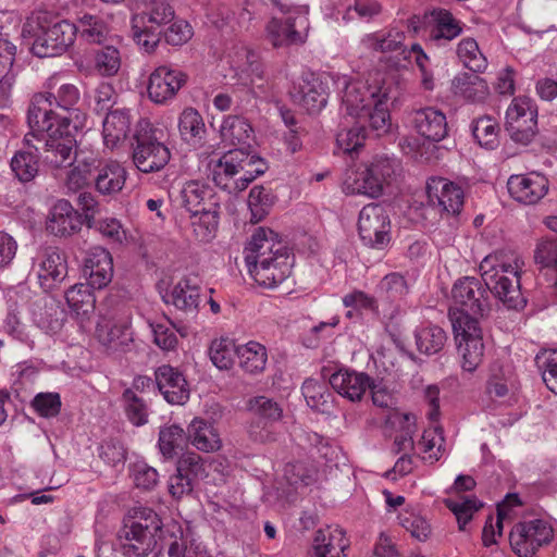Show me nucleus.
I'll return each mask as SVG.
<instances>
[{
  "instance_id": "52",
  "label": "nucleus",
  "mask_w": 557,
  "mask_h": 557,
  "mask_svg": "<svg viewBox=\"0 0 557 557\" xmlns=\"http://www.w3.org/2000/svg\"><path fill=\"white\" fill-rule=\"evenodd\" d=\"M499 126L492 116H481L473 122L472 134L478 144L486 149L498 145Z\"/></svg>"
},
{
  "instance_id": "40",
  "label": "nucleus",
  "mask_w": 557,
  "mask_h": 557,
  "mask_svg": "<svg viewBox=\"0 0 557 557\" xmlns=\"http://www.w3.org/2000/svg\"><path fill=\"white\" fill-rule=\"evenodd\" d=\"M220 219V206L190 213L194 236L197 240L208 243L215 237Z\"/></svg>"
},
{
  "instance_id": "21",
  "label": "nucleus",
  "mask_w": 557,
  "mask_h": 557,
  "mask_svg": "<svg viewBox=\"0 0 557 557\" xmlns=\"http://www.w3.org/2000/svg\"><path fill=\"white\" fill-rule=\"evenodd\" d=\"M158 389L171 405H183L189 398V387L184 374L170 364L160 366L154 372Z\"/></svg>"
},
{
  "instance_id": "57",
  "label": "nucleus",
  "mask_w": 557,
  "mask_h": 557,
  "mask_svg": "<svg viewBox=\"0 0 557 557\" xmlns=\"http://www.w3.org/2000/svg\"><path fill=\"white\" fill-rule=\"evenodd\" d=\"M272 205V195L263 186H253L248 196V206L251 212L250 221L252 223L260 222L269 213Z\"/></svg>"
},
{
  "instance_id": "1",
  "label": "nucleus",
  "mask_w": 557,
  "mask_h": 557,
  "mask_svg": "<svg viewBox=\"0 0 557 557\" xmlns=\"http://www.w3.org/2000/svg\"><path fill=\"white\" fill-rule=\"evenodd\" d=\"M523 264L512 250H497L487 255L479 267L484 283L476 277L465 276L454 284L451 295L456 307L449 310L450 321L456 312L468 317L486 315L491 310L490 294L508 309H522L525 306L520 284Z\"/></svg>"
},
{
  "instance_id": "38",
  "label": "nucleus",
  "mask_w": 557,
  "mask_h": 557,
  "mask_svg": "<svg viewBox=\"0 0 557 557\" xmlns=\"http://www.w3.org/2000/svg\"><path fill=\"white\" fill-rule=\"evenodd\" d=\"M173 305L181 310L191 311L197 309L200 301V286L197 276L182 278L171 293Z\"/></svg>"
},
{
  "instance_id": "59",
  "label": "nucleus",
  "mask_w": 557,
  "mask_h": 557,
  "mask_svg": "<svg viewBox=\"0 0 557 557\" xmlns=\"http://www.w3.org/2000/svg\"><path fill=\"white\" fill-rule=\"evenodd\" d=\"M121 67L120 51L112 47L107 46L98 50L95 54V69L102 76H113Z\"/></svg>"
},
{
  "instance_id": "29",
  "label": "nucleus",
  "mask_w": 557,
  "mask_h": 557,
  "mask_svg": "<svg viewBox=\"0 0 557 557\" xmlns=\"http://www.w3.org/2000/svg\"><path fill=\"white\" fill-rule=\"evenodd\" d=\"M382 94L380 88L372 89L359 82L348 83L343 96V108L347 115L355 117L358 122Z\"/></svg>"
},
{
  "instance_id": "7",
  "label": "nucleus",
  "mask_w": 557,
  "mask_h": 557,
  "mask_svg": "<svg viewBox=\"0 0 557 557\" xmlns=\"http://www.w3.org/2000/svg\"><path fill=\"white\" fill-rule=\"evenodd\" d=\"M66 128L58 124L55 129L51 127L50 131L42 133L32 129V133H28L24 140L27 146L33 147L36 151H39V148L32 143V138L44 141L41 153L44 163L52 169L66 168L72 165L75 160L74 148L76 147L74 136L69 132H63Z\"/></svg>"
},
{
  "instance_id": "5",
  "label": "nucleus",
  "mask_w": 557,
  "mask_h": 557,
  "mask_svg": "<svg viewBox=\"0 0 557 557\" xmlns=\"http://www.w3.org/2000/svg\"><path fill=\"white\" fill-rule=\"evenodd\" d=\"M395 175V164L386 157H375L369 163H362L346 170L343 190L347 195H363L377 198L383 194Z\"/></svg>"
},
{
  "instance_id": "58",
  "label": "nucleus",
  "mask_w": 557,
  "mask_h": 557,
  "mask_svg": "<svg viewBox=\"0 0 557 557\" xmlns=\"http://www.w3.org/2000/svg\"><path fill=\"white\" fill-rule=\"evenodd\" d=\"M248 408L253 416L268 422H276L283 416V409L278 403L265 396H257L249 400Z\"/></svg>"
},
{
  "instance_id": "14",
  "label": "nucleus",
  "mask_w": 557,
  "mask_h": 557,
  "mask_svg": "<svg viewBox=\"0 0 557 557\" xmlns=\"http://www.w3.org/2000/svg\"><path fill=\"white\" fill-rule=\"evenodd\" d=\"M187 83V74L169 65H161L149 76L147 92L154 103H165L173 99Z\"/></svg>"
},
{
  "instance_id": "35",
  "label": "nucleus",
  "mask_w": 557,
  "mask_h": 557,
  "mask_svg": "<svg viewBox=\"0 0 557 557\" xmlns=\"http://www.w3.org/2000/svg\"><path fill=\"white\" fill-rule=\"evenodd\" d=\"M188 438L191 444L201 451H216L222 446V441L214 425L202 419L195 418L188 425Z\"/></svg>"
},
{
  "instance_id": "27",
  "label": "nucleus",
  "mask_w": 557,
  "mask_h": 557,
  "mask_svg": "<svg viewBox=\"0 0 557 557\" xmlns=\"http://www.w3.org/2000/svg\"><path fill=\"white\" fill-rule=\"evenodd\" d=\"M411 123L419 135L431 141L438 143L448 135L446 115L433 107L416 110Z\"/></svg>"
},
{
  "instance_id": "17",
  "label": "nucleus",
  "mask_w": 557,
  "mask_h": 557,
  "mask_svg": "<svg viewBox=\"0 0 557 557\" xmlns=\"http://www.w3.org/2000/svg\"><path fill=\"white\" fill-rule=\"evenodd\" d=\"M548 180L539 172L511 175L507 182L509 195L523 205L537 203L548 191Z\"/></svg>"
},
{
  "instance_id": "45",
  "label": "nucleus",
  "mask_w": 557,
  "mask_h": 557,
  "mask_svg": "<svg viewBox=\"0 0 557 557\" xmlns=\"http://www.w3.org/2000/svg\"><path fill=\"white\" fill-rule=\"evenodd\" d=\"M457 57L465 67L474 73H483L487 67V59L480 50L474 38L467 37L461 39L457 46Z\"/></svg>"
},
{
  "instance_id": "62",
  "label": "nucleus",
  "mask_w": 557,
  "mask_h": 557,
  "mask_svg": "<svg viewBox=\"0 0 557 557\" xmlns=\"http://www.w3.org/2000/svg\"><path fill=\"white\" fill-rule=\"evenodd\" d=\"M399 520L403 528L419 541H426L432 534L430 522L418 513L405 511Z\"/></svg>"
},
{
  "instance_id": "4",
  "label": "nucleus",
  "mask_w": 557,
  "mask_h": 557,
  "mask_svg": "<svg viewBox=\"0 0 557 557\" xmlns=\"http://www.w3.org/2000/svg\"><path fill=\"white\" fill-rule=\"evenodd\" d=\"M267 170L264 161L240 147L225 152L213 169L216 186L228 193L246 189L248 185Z\"/></svg>"
},
{
  "instance_id": "42",
  "label": "nucleus",
  "mask_w": 557,
  "mask_h": 557,
  "mask_svg": "<svg viewBox=\"0 0 557 557\" xmlns=\"http://www.w3.org/2000/svg\"><path fill=\"white\" fill-rule=\"evenodd\" d=\"M239 359V367L249 374L261 373L267 364V349L257 342H249L236 349Z\"/></svg>"
},
{
  "instance_id": "12",
  "label": "nucleus",
  "mask_w": 557,
  "mask_h": 557,
  "mask_svg": "<svg viewBox=\"0 0 557 557\" xmlns=\"http://www.w3.org/2000/svg\"><path fill=\"white\" fill-rule=\"evenodd\" d=\"M77 36L75 24L66 20L41 27L33 42L32 51L39 58H50L64 53Z\"/></svg>"
},
{
  "instance_id": "50",
  "label": "nucleus",
  "mask_w": 557,
  "mask_h": 557,
  "mask_svg": "<svg viewBox=\"0 0 557 557\" xmlns=\"http://www.w3.org/2000/svg\"><path fill=\"white\" fill-rule=\"evenodd\" d=\"M32 148L28 146V150L17 151L11 160L12 171L23 183L30 182L38 173L39 160L37 151L30 150Z\"/></svg>"
},
{
  "instance_id": "47",
  "label": "nucleus",
  "mask_w": 557,
  "mask_h": 557,
  "mask_svg": "<svg viewBox=\"0 0 557 557\" xmlns=\"http://www.w3.org/2000/svg\"><path fill=\"white\" fill-rule=\"evenodd\" d=\"M446 341V332L437 325L423 326L416 333L417 348L425 355H434L441 351Z\"/></svg>"
},
{
  "instance_id": "39",
  "label": "nucleus",
  "mask_w": 557,
  "mask_h": 557,
  "mask_svg": "<svg viewBox=\"0 0 557 557\" xmlns=\"http://www.w3.org/2000/svg\"><path fill=\"white\" fill-rule=\"evenodd\" d=\"M387 95L383 92L377 101L367 110L358 124L369 125L375 136L381 137L387 134L392 126L391 114L386 106Z\"/></svg>"
},
{
  "instance_id": "16",
  "label": "nucleus",
  "mask_w": 557,
  "mask_h": 557,
  "mask_svg": "<svg viewBox=\"0 0 557 557\" xmlns=\"http://www.w3.org/2000/svg\"><path fill=\"white\" fill-rule=\"evenodd\" d=\"M463 23L450 11L435 8L424 13V30L428 39L435 45H444L461 35Z\"/></svg>"
},
{
  "instance_id": "25",
  "label": "nucleus",
  "mask_w": 557,
  "mask_h": 557,
  "mask_svg": "<svg viewBox=\"0 0 557 557\" xmlns=\"http://www.w3.org/2000/svg\"><path fill=\"white\" fill-rule=\"evenodd\" d=\"M180 203L188 212L199 213L220 206V200L210 185L199 180H190L180 190Z\"/></svg>"
},
{
  "instance_id": "31",
  "label": "nucleus",
  "mask_w": 557,
  "mask_h": 557,
  "mask_svg": "<svg viewBox=\"0 0 557 557\" xmlns=\"http://www.w3.org/2000/svg\"><path fill=\"white\" fill-rule=\"evenodd\" d=\"M450 90L470 102H483L490 95L487 82L473 73H459L451 81Z\"/></svg>"
},
{
  "instance_id": "11",
  "label": "nucleus",
  "mask_w": 557,
  "mask_h": 557,
  "mask_svg": "<svg viewBox=\"0 0 557 557\" xmlns=\"http://www.w3.org/2000/svg\"><path fill=\"white\" fill-rule=\"evenodd\" d=\"M553 528L542 519L517 523L510 532V546L519 557H534L536 552L550 543Z\"/></svg>"
},
{
  "instance_id": "6",
  "label": "nucleus",
  "mask_w": 557,
  "mask_h": 557,
  "mask_svg": "<svg viewBox=\"0 0 557 557\" xmlns=\"http://www.w3.org/2000/svg\"><path fill=\"white\" fill-rule=\"evenodd\" d=\"M143 11L132 18L133 37L146 52H151L161 39V27L174 20V9L166 0H134Z\"/></svg>"
},
{
  "instance_id": "10",
  "label": "nucleus",
  "mask_w": 557,
  "mask_h": 557,
  "mask_svg": "<svg viewBox=\"0 0 557 557\" xmlns=\"http://www.w3.org/2000/svg\"><path fill=\"white\" fill-rule=\"evenodd\" d=\"M506 131L519 144H530L537 133V108L527 97L512 100L506 111Z\"/></svg>"
},
{
  "instance_id": "34",
  "label": "nucleus",
  "mask_w": 557,
  "mask_h": 557,
  "mask_svg": "<svg viewBox=\"0 0 557 557\" xmlns=\"http://www.w3.org/2000/svg\"><path fill=\"white\" fill-rule=\"evenodd\" d=\"M386 424L398 431L394 438L393 450L396 454L414 448L413 434L416 432V417L397 410L389 412Z\"/></svg>"
},
{
  "instance_id": "19",
  "label": "nucleus",
  "mask_w": 557,
  "mask_h": 557,
  "mask_svg": "<svg viewBox=\"0 0 557 557\" xmlns=\"http://www.w3.org/2000/svg\"><path fill=\"white\" fill-rule=\"evenodd\" d=\"M299 20L272 16L264 27L265 38L274 48L298 46L306 42L308 29H302Z\"/></svg>"
},
{
  "instance_id": "24",
  "label": "nucleus",
  "mask_w": 557,
  "mask_h": 557,
  "mask_svg": "<svg viewBox=\"0 0 557 557\" xmlns=\"http://www.w3.org/2000/svg\"><path fill=\"white\" fill-rule=\"evenodd\" d=\"M83 225L82 214L65 199L58 200L50 209L47 230L59 237H67L78 233Z\"/></svg>"
},
{
  "instance_id": "15",
  "label": "nucleus",
  "mask_w": 557,
  "mask_h": 557,
  "mask_svg": "<svg viewBox=\"0 0 557 557\" xmlns=\"http://www.w3.org/2000/svg\"><path fill=\"white\" fill-rule=\"evenodd\" d=\"M246 262L249 268L257 264H264L271 258L278 255L289 253L287 247L278 239V235L270 228L258 227L251 235L246 248Z\"/></svg>"
},
{
  "instance_id": "28",
  "label": "nucleus",
  "mask_w": 557,
  "mask_h": 557,
  "mask_svg": "<svg viewBox=\"0 0 557 557\" xmlns=\"http://www.w3.org/2000/svg\"><path fill=\"white\" fill-rule=\"evenodd\" d=\"M84 274L92 288L106 287L113 277V260L111 253L102 247H92L84 263Z\"/></svg>"
},
{
  "instance_id": "26",
  "label": "nucleus",
  "mask_w": 557,
  "mask_h": 557,
  "mask_svg": "<svg viewBox=\"0 0 557 557\" xmlns=\"http://www.w3.org/2000/svg\"><path fill=\"white\" fill-rule=\"evenodd\" d=\"M293 262V255L283 253L276 256V258H271L264 264L249 268V273L260 286L273 288L290 275Z\"/></svg>"
},
{
  "instance_id": "46",
  "label": "nucleus",
  "mask_w": 557,
  "mask_h": 557,
  "mask_svg": "<svg viewBox=\"0 0 557 557\" xmlns=\"http://www.w3.org/2000/svg\"><path fill=\"white\" fill-rule=\"evenodd\" d=\"M515 382L511 372L503 366L494 363L486 381V393L491 398H505L513 394Z\"/></svg>"
},
{
  "instance_id": "13",
  "label": "nucleus",
  "mask_w": 557,
  "mask_h": 557,
  "mask_svg": "<svg viewBox=\"0 0 557 557\" xmlns=\"http://www.w3.org/2000/svg\"><path fill=\"white\" fill-rule=\"evenodd\" d=\"M358 231L362 242L383 248L389 242V218L383 206L369 203L359 213Z\"/></svg>"
},
{
  "instance_id": "49",
  "label": "nucleus",
  "mask_w": 557,
  "mask_h": 557,
  "mask_svg": "<svg viewBox=\"0 0 557 557\" xmlns=\"http://www.w3.org/2000/svg\"><path fill=\"white\" fill-rule=\"evenodd\" d=\"M97 160L94 158L78 160L77 164L69 172L65 186L69 191L81 193L94 182V169Z\"/></svg>"
},
{
  "instance_id": "55",
  "label": "nucleus",
  "mask_w": 557,
  "mask_h": 557,
  "mask_svg": "<svg viewBox=\"0 0 557 557\" xmlns=\"http://www.w3.org/2000/svg\"><path fill=\"white\" fill-rule=\"evenodd\" d=\"M301 392L309 407L322 412L326 410L331 393L324 383L308 379L304 382Z\"/></svg>"
},
{
  "instance_id": "56",
  "label": "nucleus",
  "mask_w": 557,
  "mask_h": 557,
  "mask_svg": "<svg viewBox=\"0 0 557 557\" xmlns=\"http://www.w3.org/2000/svg\"><path fill=\"white\" fill-rule=\"evenodd\" d=\"M235 354L234 343L224 337L212 341L209 348L210 359L220 370H228L233 367Z\"/></svg>"
},
{
  "instance_id": "43",
  "label": "nucleus",
  "mask_w": 557,
  "mask_h": 557,
  "mask_svg": "<svg viewBox=\"0 0 557 557\" xmlns=\"http://www.w3.org/2000/svg\"><path fill=\"white\" fill-rule=\"evenodd\" d=\"M253 135V128L243 116L228 115L224 119L221 126V136L223 140L231 145L245 146Z\"/></svg>"
},
{
  "instance_id": "54",
  "label": "nucleus",
  "mask_w": 557,
  "mask_h": 557,
  "mask_svg": "<svg viewBox=\"0 0 557 557\" xmlns=\"http://www.w3.org/2000/svg\"><path fill=\"white\" fill-rule=\"evenodd\" d=\"M122 401L128 420L134 425H144L148 421V406L136 395L133 388H126L122 394Z\"/></svg>"
},
{
  "instance_id": "53",
  "label": "nucleus",
  "mask_w": 557,
  "mask_h": 557,
  "mask_svg": "<svg viewBox=\"0 0 557 557\" xmlns=\"http://www.w3.org/2000/svg\"><path fill=\"white\" fill-rule=\"evenodd\" d=\"M445 506L456 516L459 530L463 531L471 521L473 513L482 507V503L475 497L447 498L445 499Z\"/></svg>"
},
{
  "instance_id": "51",
  "label": "nucleus",
  "mask_w": 557,
  "mask_h": 557,
  "mask_svg": "<svg viewBox=\"0 0 557 557\" xmlns=\"http://www.w3.org/2000/svg\"><path fill=\"white\" fill-rule=\"evenodd\" d=\"M186 442L185 431L176 425H168L159 432V448L163 457L173 458L177 450L183 449Z\"/></svg>"
},
{
  "instance_id": "41",
  "label": "nucleus",
  "mask_w": 557,
  "mask_h": 557,
  "mask_svg": "<svg viewBox=\"0 0 557 557\" xmlns=\"http://www.w3.org/2000/svg\"><path fill=\"white\" fill-rule=\"evenodd\" d=\"M444 443L443 429L440 425L424 430L417 444L419 456L431 465L438 461L444 453Z\"/></svg>"
},
{
  "instance_id": "33",
  "label": "nucleus",
  "mask_w": 557,
  "mask_h": 557,
  "mask_svg": "<svg viewBox=\"0 0 557 557\" xmlns=\"http://www.w3.org/2000/svg\"><path fill=\"white\" fill-rule=\"evenodd\" d=\"M131 131V116L127 110L110 111L102 125L103 143L107 148L114 149L124 143Z\"/></svg>"
},
{
  "instance_id": "32",
  "label": "nucleus",
  "mask_w": 557,
  "mask_h": 557,
  "mask_svg": "<svg viewBox=\"0 0 557 557\" xmlns=\"http://www.w3.org/2000/svg\"><path fill=\"white\" fill-rule=\"evenodd\" d=\"M96 189L102 195H112L122 190L126 181V171L117 161L99 163L94 169Z\"/></svg>"
},
{
  "instance_id": "9",
  "label": "nucleus",
  "mask_w": 557,
  "mask_h": 557,
  "mask_svg": "<svg viewBox=\"0 0 557 557\" xmlns=\"http://www.w3.org/2000/svg\"><path fill=\"white\" fill-rule=\"evenodd\" d=\"M170 157V150L158 139L150 123H139L133 148L135 166L144 173L157 172L168 164Z\"/></svg>"
},
{
  "instance_id": "63",
  "label": "nucleus",
  "mask_w": 557,
  "mask_h": 557,
  "mask_svg": "<svg viewBox=\"0 0 557 557\" xmlns=\"http://www.w3.org/2000/svg\"><path fill=\"white\" fill-rule=\"evenodd\" d=\"M166 554L169 557H211L201 544L190 542L187 545L176 536H172L169 541ZM157 557H163V555L159 553Z\"/></svg>"
},
{
  "instance_id": "64",
  "label": "nucleus",
  "mask_w": 557,
  "mask_h": 557,
  "mask_svg": "<svg viewBox=\"0 0 557 557\" xmlns=\"http://www.w3.org/2000/svg\"><path fill=\"white\" fill-rule=\"evenodd\" d=\"M61 397L58 393H39L32 401L34 410L45 418L57 417L61 411Z\"/></svg>"
},
{
  "instance_id": "37",
  "label": "nucleus",
  "mask_w": 557,
  "mask_h": 557,
  "mask_svg": "<svg viewBox=\"0 0 557 557\" xmlns=\"http://www.w3.org/2000/svg\"><path fill=\"white\" fill-rule=\"evenodd\" d=\"M79 38L87 44H103L110 33L106 20L98 14L84 13L74 23Z\"/></svg>"
},
{
  "instance_id": "18",
  "label": "nucleus",
  "mask_w": 557,
  "mask_h": 557,
  "mask_svg": "<svg viewBox=\"0 0 557 557\" xmlns=\"http://www.w3.org/2000/svg\"><path fill=\"white\" fill-rule=\"evenodd\" d=\"M290 96L308 113L320 112L327 102L326 87L313 73L304 74L294 84Z\"/></svg>"
},
{
  "instance_id": "3",
  "label": "nucleus",
  "mask_w": 557,
  "mask_h": 557,
  "mask_svg": "<svg viewBox=\"0 0 557 557\" xmlns=\"http://www.w3.org/2000/svg\"><path fill=\"white\" fill-rule=\"evenodd\" d=\"M161 532L162 521L157 512L138 507L124 518L117 540L126 557H146L154 549Z\"/></svg>"
},
{
  "instance_id": "2",
  "label": "nucleus",
  "mask_w": 557,
  "mask_h": 557,
  "mask_svg": "<svg viewBox=\"0 0 557 557\" xmlns=\"http://www.w3.org/2000/svg\"><path fill=\"white\" fill-rule=\"evenodd\" d=\"M79 99V90L75 85L58 76L50 77L46 90L32 98L27 113L30 129L42 133L50 131L54 124L61 127L72 124L75 129L83 127L86 114L77 107Z\"/></svg>"
},
{
  "instance_id": "22",
  "label": "nucleus",
  "mask_w": 557,
  "mask_h": 557,
  "mask_svg": "<svg viewBox=\"0 0 557 557\" xmlns=\"http://www.w3.org/2000/svg\"><path fill=\"white\" fill-rule=\"evenodd\" d=\"M429 200L436 205L447 215H457L463 207L465 194L462 188L446 178H433L428 184Z\"/></svg>"
},
{
  "instance_id": "30",
  "label": "nucleus",
  "mask_w": 557,
  "mask_h": 557,
  "mask_svg": "<svg viewBox=\"0 0 557 557\" xmlns=\"http://www.w3.org/2000/svg\"><path fill=\"white\" fill-rule=\"evenodd\" d=\"M330 384L343 397L359 401L371 386V377L364 372L339 369L330 376Z\"/></svg>"
},
{
  "instance_id": "23",
  "label": "nucleus",
  "mask_w": 557,
  "mask_h": 557,
  "mask_svg": "<svg viewBox=\"0 0 557 557\" xmlns=\"http://www.w3.org/2000/svg\"><path fill=\"white\" fill-rule=\"evenodd\" d=\"M349 547V540L346 533L338 527L320 528L314 532L310 557H344L345 550Z\"/></svg>"
},
{
  "instance_id": "60",
  "label": "nucleus",
  "mask_w": 557,
  "mask_h": 557,
  "mask_svg": "<svg viewBox=\"0 0 557 557\" xmlns=\"http://www.w3.org/2000/svg\"><path fill=\"white\" fill-rule=\"evenodd\" d=\"M367 132L363 124L339 132L336 136L337 147L344 152L351 154L357 152L364 145Z\"/></svg>"
},
{
  "instance_id": "8",
  "label": "nucleus",
  "mask_w": 557,
  "mask_h": 557,
  "mask_svg": "<svg viewBox=\"0 0 557 557\" xmlns=\"http://www.w3.org/2000/svg\"><path fill=\"white\" fill-rule=\"evenodd\" d=\"M453 315V329L458 351L462 358V370L472 373L482 363L484 356V344L482 330L474 317L456 312Z\"/></svg>"
},
{
  "instance_id": "20",
  "label": "nucleus",
  "mask_w": 557,
  "mask_h": 557,
  "mask_svg": "<svg viewBox=\"0 0 557 557\" xmlns=\"http://www.w3.org/2000/svg\"><path fill=\"white\" fill-rule=\"evenodd\" d=\"M96 337L109 355L126 351L133 342L129 323L112 319H104L98 323Z\"/></svg>"
},
{
  "instance_id": "61",
  "label": "nucleus",
  "mask_w": 557,
  "mask_h": 557,
  "mask_svg": "<svg viewBox=\"0 0 557 557\" xmlns=\"http://www.w3.org/2000/svg\"><path fill=\"white\" fill-rule=\"evenodd\" d=\"M16 47L7 39L0 38V89L5 91L14 82V75L9 73L13 65Z\"/></svg>"
},
{
  "instance_id": "44",
  "label": "nucleus",
  "mask_w": 557,
  "mask_h": 557,
  "mask_svg": "<svg viewBox=\"0 0 557 557\" xmlns=\"http://www.w3.org/2000/svg\"><path fill=\"white\" fill-rule=\"evenodd\" d=\"M67 273V264L64 257L57 250H47L40 262L38 276L42 285L61 282Z\"/></svg>"
},
{
  "instance_id": "48",
  "label": "nucleus",
  "mask_w": 557,
  "mask_h": 557,
  "mask_svg": "<svg viewBox=\"0 0 557 557\" xmlns=\"http://www.w3.org/2000/svg\"><path fill=\"white\" fill-rule=\"evenodd\" d=\"M178 129L185 141L196 144L206 133V125L197 110L187 108L180 115Z\"/></svg>"
},
{
  "instance_id": "36",
  "label": "nucleus",
  "mask_w": 557,
  "mask_h": 557,
  "mask_svg": "<svg viewBox=\"0 0 557 557\" xmlns=\"http://www.w3.org/2000/svg\"><path fill=\"white\" fill-rule=\"evenodd\" d=\"M88 284L78 283L65 292L71 311L82 321H88L96 308V298Z\"/></svg>"
}]
</instances>
